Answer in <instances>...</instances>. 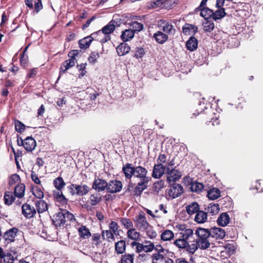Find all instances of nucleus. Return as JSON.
<instances>
[{"label":"nucleus","mask_w":263,"mask_h":263,"mask_svg":"<svg viewBox=\"0 0 263 263\" xmlns=\"http://www.w3.org/2000/svg\"><path fill=\"white\" fill-rule=\"evenodd\" d=\"M52 196L55 202L63 205L67 203L68 200L63 195L62 191L53 190L52 192Z\"/></svg>","instance_id":"21"},{"label":"nucleus","mask_w":263,"mask_h":263,"mask_svg":"<svg viewBox=\"0 0 263 263\" xmlns=\"http://www.w3.org/2000/svg\"><path fill=\"white\" fill-rule=\"evenodd\" d=\"M120 224L123 226L124 228L129 229L133 228V223L132 220L126 217H121L120 218Z\"/></svg>","instance_id":"50"},{"label":"nucleus","mask_w":263,"mask_h":263,"mask_svg":"<svg viewBox=\"0 0 263 263\" xmlns=\"http://www.w3.org/2000/svg\"><path fill=\"white\" fill-rule=\"evenodd\" d=\"M16 174H13L12 175L9 179V190H13V194L14 196H16Z\"/></svg>","instance_id":"39"},{"label":"nucleus","mask_w":263,"mask_h":263,"mask_svg":"<svg viewBox=\"0 0 263 263\" xmlns=\"http://www.w3.org/2000/svg\"><path fill=\"white\" fill-rule=\"evenodd\" d=\"M114 23L115 21L112 20L100 30L101 31V33L100 34L103 33L105 35L104 37L100 40V42L102 43H105L110 40V36L109 35L114 31L116 28Z\"/></svg>","instance_id":"6"},{"label":"nucleus","mask_w":263,"mask_h":263,"mask_svg":"<svg viewBox=\"0 0 263 263\" xmlns=\"http://www.w3.org/2000/svg\"><path fill=\"white\" fill-rule=\"evenodd\" d=\"M22 213L26 218L33 217L36 213V210L29 201L23 204L22 206Z\"/></svg>","instance_id":"10"},{"label":"nucleus","mask_w":263,"mask_h":263,"mask_svg":"<svg viewBox=\"0 0 263 263\" xmlns=\"http://www.w3.org/2000/svg\"><path fill=\"white\" fill-rule=\"evenodd\" d=\"M186 211L189 215H193L199 210V205L196 202H193L185 207Z\"/></svg>","instance_id":"36"},{"label":"nucleus","mask_w":263,"mask_h":263,"mask_svg":"<svg viewBox=\"0 0 263 263\" xmlns=\"http://www.w3.org/2000/svg\"><path fill=\"white\" fill-rule=\"evenodd\" d=\"M134 254L125 253L121 256L120 263H134Z\"/></svg>","instance_id":"46"},{"label":"nucleus","mask_w":263,"mask_h":263,"mask_svg":"<svg viewBox=\"0 0 263 263\" xmlns=\"http://www.w3.org/2000/svg\"><path fill=\"white\" fill-rule=\"evenodd\" d=\"M134 222L136 227L141 231L147 230L148 227H150L149 223L146 219L145 213L142 211L136 216V219H134Z\"/></svg>","instance_id":"5"},{"label":"nucleus","mask_w":263,"mask_h":263,"mask_svg":"<svg viewBox=\"0 0 263 263\" xmlns=\"http://www.w3.org/2000/svg\"><path fill=\"white\" fill-rule=\"evenodd\" d=\"M203 30L204 32H210L213 30L215 28V25L213 21L210 20H205L203 22Z\"/></svg>","instance_id":"47"},{"label":"nucleus","mask_w":263,"mask_h":263,"mask_svg":"<svg viewBox=\"0 0 263 263\" xmlns=\"http://www.w3.org/2000/svg\"><path fill=\"white\" fill-rule=\"evenodd\" d=\"M166 173L168 175L167 181L169 183L178 180L181 177V173L175 168L170 169L167 167Z\"/></svg>","instance_id":"14"},{"label":"nucleus","mask_w":263,"mask_h":263,"mask_svg":"<svg viewBox=\"0 0 263 263\" xmlns=\"http://www.w3.org/2000/svg\"><path fill=\"white\" fill-rule=\"evenodd\" d=\"M75 64L76 62L70 59L65 61L61 67L60 72L65 73L68 69L73 67Z\"/></svg>","instance_id":"43"},{"label":"nucleus","mask_w":263,"mask_h":263,"mask_svg":"<svg viewBox=\"0 0 263 263\" xmlns=\"http://www.w3.org/2000/svg\"><path fill=\"white\" fill-rule=\"evenodd\" d=\"M2 260L5 263H13L14 261V257L10 253L6 254L3 249L0 247V262L2 263Z\"/></svg>","instance_id":"27"},{"label":"nucleus","mask_w":263,"mask_h":263,"mask_svg":"<svg viewBox=\"0 0 263 263\" xmlns=\"http://www.w3.org/2000/svg\"><path fill=\"white\" fill-rule=\"evenodd\" d=\"M123 187L121 181L117 179L110 180L108 182L107 192L109 193H117L120 192Z\"/></svg>","instance_id":"12"},{"label":"nucleus","mask_w":263,"mask_h":263,"mask_svg":"<svg viewBox=\"0 0 263 263\" xmlns=\"http://www.w3.org/2000/svg\"><path fill=\"white\" fill-rule=\"evenodd\" d=\"M53 184L56 189L55 190L62 191L63 189L66 185V183L63 178L59 176L53 180Z\"/></svg>","instance_id":"37"},{"label":"nucleus","mask_w":263,"mask_h":263,"mask_svg":"<svg viewBox=\"0 0 263 263\" xmlns=\"http://www.w3.org/2000/svg\"><path fill=\"white\" fill-rule=\"evenodd\" d=\"M122 171L126 180H130L133 178L137 181V190L140 186L146 189L152 180L151 177L148 175V170L141 165L134 166L132 163H126L123 165Z\"/></svg>","instance_id":"1"},{"label":"nucleus","mask_w":263,"mask_h":263,"mask_svg":"<svg viewBox=\"0 0 263 263\" xmlns=\"http://www.w3.org/2000/svg\"><path fill=\"white\" fill-rule=\"evenodd\" d=\"M198 44L197 39L194 36H191L186 42V47L187 50L193 51L197 48Z\"/></svg>","instance_id":"30"},{"label":"nucleus","mask_w":263,"mask_h":263,"mask_svg":"<svg viewBox=\"0 0 263 263\" xmlns=\"http://www.w3.org/2000/svg\"><path fill=\"white\" fill-rule=\"evenodd\" d=\"M101 235L99 233H95L93 234L91 237V240L92 241V243L94 244L96 247H98L102 241L101 240Z\"/></svg>","instance_id":"58"},{"label":"nucleus","mask_w":263,"mask_h":263,"mask_svg":"<svg viewBox=\"0 0 263 263\" xmlns=\"http://www.w3.org/2000/svg\"><path fill=\"white\" fill-rule=\"evenodd\" d=\"M209 232L211 233L210 236L216 239H223L226 235L225 231L220 228H212L209 230Z\"/></svg>","instance_id":"22"},{"label":"nucleus","mask_w":263,"mask_h":263,"mask_svg":"<svg viewBox=\"0 0 263 263\" xmlns=\"http://www.w3.org/2000/svg\"><path fill=\"white\" fill-rule=\"evenodd\" d=\"M126 242L124 240H120L115 242V251L117 254H123L126 251Z\"/></svg>","instance_id":"29"},{"label":"nucleus","mask_w":263,"mask_h":263,"mask_svg":"<svg viewBox=\"0 0 263 263\" xmlns=\"http://www.w3.org/2000/svg\"><path fill=\"white\" fill-rule=\"evenodd\" d=\"M213 10L208 7H204L200 12V16L204 17L205 20L212 18Z\"/></svg>","instance_id":"49"},{"label":"nucleus","mask_w":263,"mask_h":263,"mask_svg":"<svg viewBox=\"0 0 263 263\" xmlns=\"http://www.w3.org/2000/svg\"><path fill=\"white\" fill-rule=\"evenodd\" d=\"M63 210L61 212L56 213L52 218V223L57 228L58 227H65V220H64Z\"/></svg>","instance_id":"20"},{"label":"nucleus","mask_w":263,"mask_h":263,"mask_svg":"<svg viewBox=\"0 0 263 263\" xmlns=\"http://www.w3.org/2000/svg\"><path fill=\"white\" fill-rule=\"evenodd\" d=\"M63 214L64 215V220H65V227L70 226L71 223H74L76 219L74 215L66 210H63Z\"/></svg>","instance_id":"28"},{"label":"nucleus","mask_w":263,"mask_h":263,"mask_svg":"<svg viewBox=\"0 0 263 263\" xmlns=\"http://www.w3.org/2000/svg\"><path fill=\"white\" fill-rule=\"evenodd\" d=\"M208 213L206 212L199 210L196 214L194 220L198 223H203L206 221Z\"/></svg>","instance_id":"34"},{"label":"nucleus","mask_w":263,"mask_h":263,"mask_svg":"<svg viewBox=\"0 0 263 263\" xmlns=\"http://www.w3.org/2000/svg\"><path fill=\"white\" fill-rule=\"evenodd\" d=\"M129 26L132 28V30L135 32H140L143 29V25L142 23L136 21H132L129 23Z\"/></svg>","instance_id":"53"},{"label":"nucleus","mask_w":263,"mask_h":263,"mask_svg":"<svg viewBox=\"0 0 263 263\" xmlns=\"http://www.w3.org/2000/svg\"><path fill=\"white\" fill-rule=\"evenodd\" d=\"M174 228L177 231L175 233L176 239L174 242V245L179 249H185L187 253L193 255V252L189 251V248H191L192 245L190 242H193L194 240L193 230L188 228L185 224H178Z\"/></svg>","instance_id":"2"},{"label":"nucleus","mask_w":263,"mask_h":263,"mask_svg":"<svg viewBox=\"0 0 263 263\" xmlns=\"http://www.w3.org/2000/svg\"><path fill=\"white\" fill-rule=\"evenodd\" d=\"M14 195H12L11 192H7L4 196L5 203L7 204H11L15 199Z\"/></svg>","instance_id":"56"},{"label":"nucleus","mask_w":263,"mask_h":263,"mask_svg":"<svg viewBox=\"0 0 263 263\" xmlns=\"http://www.w3.org/2000/svg\"><path fill=\"white\" fill-rule=\"evenodd\" d=\"M44 188L42 186V187L37 186V185H32L31 186V191L34 196L32 199H42L44 197Z\"/></svg>","instance_id":"25"},{"label":"nucleus","mask_w":263,"mask_h":263,"mask_svg":"<svg viewBox=\"0 0 263 263\" xmlns=\"http://www.w3.org/2000/svg\"><path fill=\"white\" fill-rule=\"evenodd\" d=\"M153 37L159 44H163L168 40V36L162 31H157L154 33Z\"/></svg>","instance_id":"23"},{"label":"nucleus","mask_w":263,"mask_h":263,"mask_svg":"<svg viewBox=\"0 0 263 263\" xmlns=\"http://www.w3.org/2000/svg\"><path fill=\"white\" fill-rule=\"evenodd\" d=\"M109 231H112L114 232V233H116V235H119V226L118 223L114 221H111L108 226Z\"/></svg>","instance_id":"57"},{"label":"nucleus","mask_w":263,"mask_h":263,"mask_svg":"<svg viewBox=\"0 0 263 263\" xmlns=\"http://www.w3.org/2000/svg\"><path fill=\"white\" fill-rule=\"evenodd\" d=\"M198 32V27L193 24L186 23L182 27V33L184 35L194 36Z\"/></svg>","instance_id":"19"},{"label":"nucleus","mask_w":263,"mask_h":263,"mask_svg":"<svg viewBox=\"0 0 263 263\" xmlns=\"http://www.w3.org/2000/svg\"><path fill=\"white\" fill-rule=\"evenodd\" d=\"M227 15L225 10L223 8H218V10L213 12L212 19L214 21L220 20Z\"/></svg>","instance_id":"44"},{"label":"nucleus","mask_w":263,"mask_h":263,"mask_svg":"<svg viewBox=\"0 0 263 263\" xmlns=\"http://www.w3.org/2000/svg\"><path fill=\"white\" fill-rule=\"evenodd\" d=\"M213 114L212 111L209 110V111H205V110H202L200 112H195L193 113L192 116L191 117V118H195L197 116L199 117V119L202 120L203 122L208 124L210 122H212Z\"/></svg>","instance_id":"7"},{"label":"nucleus","mask_w":263,"mask_h":263,"mask_svg":"<svg viewBox=\"0 0 263 263\" xmlns=\"http://www.w3.org/2000/svg\"><path fill=\"white\" fill-rule=\"evenodd\" d=\"M174 233L169 230H165L161 235V239L163 241H168L174 237Z\"/></svg>","instance_id":"51"},{"label":"nucleus","mask_w":263,"mask_h":263,"mask_svg":"<svg viewBox=\"0 0 263 263\" xmlns=\"http://www.w3.org/2000/svg\"><path fill=\"white\" fill-rule=\"evenodd\" d=\"M105 235L106 237V239L108 242L114 241L115 240V235L116 233H114L109 230H103L101 232V236L103 239H105Z\"/></svg>","instance_id":"45"},{"label":"nucleus","mask_w":263,"mask_h":263,"mask_svg":"<svg viewBox=\"0 0 263 263\" xmlns=\"http://www.w3.org/2000/svg\"><path fill=\"white\" fill-rule=\"evenodd\" d=\"M145 54V51L143 48L137 47L135 49L134 57L137 59L142 58Z\"/></svg>","instance_id":"62"},{"label":"nucleus","mask_w":263,"mask_h":263,"mask_svg":"<svg viewBox=\"0 0 263 263\" xmlns=\"http://www.w3.org/2000/svg\"><path fill=\"white\" fill-rule=\"evenodd\" d=\"M161 23L160 26L161 31L167 34L168 36V35L174 34L175 33V29L171 23L164 20H161Z\"/></svg>","instance_id":"16"},{"label":"nucleus","mask_w":263,"mask_h":263,"mask_svg":"<svg viewBox=\"0 0 263 263\" xmlns=\"http://www.w3.org/2000/svg\"><path fill=\"white\" fill-rule=\"evenodd\" d=\"M220 210L219 205L218 203H210L205 209L208 215H214L217 214Z\"/></svg>","instance_id":"35"},{"label":"nucleus","mask_w":263,"mask_h":263,"mask_svg":"<svg viewBox=\"0 0 263 263\" xmlns=\"http://www.w3.org/2000/svg\"><path fill=\"white\" fill-rule=\"evenodd\" d=\"M116 50L119 56H123L130 51V47L127 43L123 42L117 46Z\"/></svg>","instance_id":"26"},{"label":"nucleus","mask_w":263,"mask_h":263,"mask_svg":"<svg viewBox=\"0 0 263 263\" xmlns=\"http://www.w3.org/2000/svg\"><path fill=\"white\" fill-rule=\"evenodd\" d=\"M79 235L81 238L88 239L91 236L89 229L84 225H81L78 229Z\"/></svg>","instance_id":"32"},{"label":"nucleus","mask_w":263,"mask_h":263,"mask_svg":"<svg viewBox=\"0 0 263 263\" xmlns=\"http://www.w3.org/2000/svg\"><path fill=\"white\" fill-rule=\"evenodd\" d=\"M207 196L211 200H215L220 196V191L218 188H212L208 192Z\"/></svg>","instance_id":"41"},{"label":"nucleus","mask_w":263,"mask_h":263,"mask_svg":"<svg viewBox=\"0 0 263 263\" xmlns=\"http://www.w3.org/2000/svg\"><path fill=\"white\" fill-rule=\"evenodd\" d=\"M165 186L164 181L161 180L155 182L153 184V190L154 192L157 193L163 189Z\"/></svg>","instance_id":"55"},{"label":"nucleus","mask_w":263,"mask_h":263,"mask_svg":"<svg viewBox=\"0 0 263 263\" xmlns=\"http://www.w3.org/2000/svg\"><path fill=\"white\" fill-rule=\"evenodd\" d=\"M108 182L103 178L97 177L95 178L92 184V189L99 193L107 190Z\"/></svg>","instance_id":"11"},{"label":"nucleus","mask_w":263,"mask_h":263,"mask_svg":"<svg viewBox=\"0 0 263 263\" xmlns=\"http://www.w3.org/2000/svg\"><path fill=\"white\" fill-rule=\"evenodd\" d=\"M230 218L227 213H221L217 220V224L221 227H225L230 222Z\"/></svg>","instance_id":"33"},{"label":"nucleus","mask_w":263,"mask_h":263,"mask_svg":"<svg viewBox=\"0 0 263 263\" xmlns=\"http://www.w3.org/2000/svg\"><path fill=\"white\" fill-rule=\"evenodd\" d=\"M25 191V185L23 183L17 184V198H21L24 197Z\"/></svg>","instance_id":"60"},{"label":"nucleus","mask_w":263,"mask_h":263,"mask_svg":"<svg viewBox=\"0 0 263 263\" xmlns=\"http://www.w3.org/2000/svg\"><path fill=\"white\" fill-rule=\"evenodd\" d=\"M32 201L36 206V210L39 214L43 213L48 210V206L47 202L42 199H32Z\"/></svg>","instance_id":"18"},{"label":"nucleus","mask_w":263,"mask_h":263,"mask_svg":"<svg viewBox=\"0 0 263 263\" xmlns=\"http://www.w3.org/2000/svg\"><path fill=\"white\" fill-rule=\"evenodd\" d=\"M101 31L91 33L90 35L84 37L78 41V45L80 48L81 49H87L88 48L93 41L94 38L96 37V35L100 34Z\"/></svg>","instance_id":"8"},{"label":"nucleus","mask_w":263,"mask_h":263,"mask_svg":"<svg viewBox=\"0 0 263 263\" xmlns=\"http://www.w3.org/2000/svg\"><path fill=\"white\" fill-rule=\"evenodd\" d=\"M100 58V53L98 51L91 52L88 58V61L90 64H95L97 62V59Z\"/></svg>","instance_id":"54"},{"label":"nucleus","mask_w":263,"mask_h":263,"mask_svg":"<svg viewBox=\"0 0 263 263\" xmlns=\"http://www.w3.org/2000/svg\"><path fill=\"white\" fill-rule=\"evenodd\" d=\"M127 236L128 238L135 241H137L140 239V233L137 232L135 228H132L128 230L127 232Z\"/></svg>","instance_id":"42"},{"label":"nucleus","mask_w":263,"mask_h":263,"mask_svg":"<svg viewBox=\"0 0 263 263\" xmlns=\"http://www.w3.org/2000/svg\"><path fill=\"white\" fill-rule=\"evenodd\" d=\"M21 143L25 149L28 152H32L36 146L35 140L31 137H28L24 140L21 138Z\"/></svg>","instance_id":"17"},{"label":"nucleus","mask_w":263,"mask_h":263,"mask_svg":"<svg viewBox=\"0 0 263 263\" xmlns=\"http://www.w3.org/2000/svg\"><path fill=\"white\" fill-rule=\"evenodd\" d=\"M87 64L82 63L81 64H78L77 67L79 71H81L79 74V78H81L83 77L86 73V70H85Z\"/></svg>","instance_id":"59"},{"label":"nucleus","mask_w":263,"mask_h":263,"mask_svg":"<svg viewBox=\"0 0 263 263\" xmlns=\"http://www.w3.org/2000/svg\"><path fill=\"white\" fill-rule=\"evenodd\" d=\"M209 230L202 228H198L196 229L195 234L197 238H194L193 243H192L191 248H190L189 251L193 252V254L198 250V248L201 250H205L209 248L210 246V243L209 238L211 236Z\"/></svg>","instance_id":"3"},{"label":"nucleus","mask_w":263,"mask_h":263,"mask_svg":"<svg viewBox=\"0 0 263 263\" xmlns=\"http://www.w3.org/2000/svg\"><path fill=\"white\" fill-rule=\"evenodd\" d=\"M142 129L137 125H134L131 127L130 132L133 136L139 135L141 133Z\"/></svg>","instance_id":"63"},{"label":"nucleus","mask_w":263,"mask_h":263,"mask_svg":"<svg viewBox=\"0 0 263 263\" xmlns=\"http://www.w3.org/2000/svg\"><path fill=\"white\" fill-rule=\"evenodd\" d=\"M81 52V50H71L70 52H69L68 54V57L73 60L74 61L76 62V57H77Z\"/></svg>","instance_id":"64"},{"label":"nucleus","mask_w":263,"mask_h":263,"mask_svg":"<svg viewBox=\"0 0 263 263\" xmlns=\"http://www.w3.org/2000/svg\"><path fill=\"white\" fill-rule=\"evenodd\" d=\"M203 188V184L197 181L192 182L191 184L190 189L192 192L200 193Z\"/></svg>","instance_id":"48"},{"label":"nucleus","mask_w":263,"mask_h":263,"mask_svg":"<svg viewBox=\"0 0 263 263\" xmlns=\"http://www.w3.org/2000/svg\"><path fill=\"white\" fill-rule=\"evenodd\" d=\"M90 190V188L86 184H76V196H85L89 192Z\"/></svg>","instance_id":"24"},{"label":"nucleus","mask_w":263,"mask_h":263,"mask_svg":"<svg viewBox=\"0 0 263 263\" xmlns=\"http://www.w3.org/2000/svg\"><path fill=\"white\" fill-rule=\"evenodd\" d=\"M135 31L132 29H126L122 32L121 38L124 42H125L133 39Z\"/></svg>","instance_id":"38"},{"label":"nucleus","mask_w":263,"mask_h":263,"mask_svg":"<svg viewBox=\"0 0 263 263\" xmlns=\"http://www.w3.org/2000/svg\"><path fill=\"white\" fill-rule=\"evenodd\" d=\"M183 192V189L180 184L173 183L171 185L170 189L167 190V193L172 198H176L180 196Z\"/></svg>","instance_id":"9"},{"label":"nucleus","mask_w":263,"mask_h":263,"mask_svg":"<svg viewBox=\"0 0 263 263\" xmlns=\"http://www.w3.org/2000/svg\"><path fill=\"white\" fill-rule=\"evenodd\" d=\"M163 1L164 0L152 1L147 3V7L149 9H154L157 8H162Z\"/></svg>","instance_id":"52"},{"label":"nucleus","mask_w":263,"mask_h":263,"mask_svg":"<svg viewBox=\"0 0 263 263\" xmlns=\"http://www.w3.org/2000/svg\"><path fill=\"white\" fill-rule=\"evenodd\" d=\"M30 44L26 46L24 49L23 52L20 54V65L24 68H25L28 66V57L26 52Z\"/></svg>","instance_id":"31"},{"label":"nucleus","mask_w":263,"mask_h":263,"mask_svg":"<svg viewBox=\"0 0 263 263\" xmlns=\"http://www.w3.org/2000/svg\"><path fill=\"white\" fill-rule=\"evenodd\" d=\"M16 236V228L13 227L6 231L2 235L4 239L5 245L6 246L9 243L15 241V237Z\"/></svg>","instance_id":"13"},{"label":"nucleus","mask_w":263,"mask_h":263,"mask_svg":"<svg viewBox=\"0 0 263 263\" xmlns=\"http://www.w3.org/2000/svg\"><path fill=\"white\" fill-rule=\"evenodd\" d=\"M137 183L133 182L131 179L129 180L128 185L124 189V194L132 195L134 197H139L145 190L144 187L142 186H140L137 190Z\"/></svg>","instance_id":"4"},{"label":"nucleus","mask_w":263,"mask_h":263,"mask_svg":"<svg viewBox=\"0 0 263 263\" xmlns=\"http://www.w3.org/2000/svg\"><path fill=\"white\" fill-rule=\"evenodd\" d=\"M161 253H162L157 252L152 255V258L153 263H157V261H162L164 259V255Z\"/></svg>","instance_id":"61"},{"label":"nucleus","mask_w":263,"mask_h":263,"mask_svg":"<svg viewBox=\"0 0 263 263\" xmlns=\"http://www.w3.org/2000/svg\"><path fill=\"white\" fill-rule=\"evenodd\" d=\"M167 168L163 165L160 164H155L154 166L152 176L155 179L160 178L166 171Z\"/></svg>","instance_id":"15"},{"label":"nucleus","mask_w":263,"mask_h":263,"mask_svg":"<svg viewBox=\"0 0 263 263\" xmlns=\"http://www.w3.org/2000/svg\"><path fill=\"white\" fill-rule=\"evenodd\" d=\"M102 201V197L99 193L91 194L89 197V202L91 206H95Z\"/></svg>","instance_id":"40"}]
</instances>
